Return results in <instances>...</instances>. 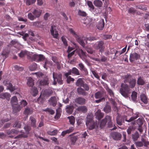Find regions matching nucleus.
Here are the masks:
<instances>
[{
    "instance_id": "obj_5",
    "label": "nucleus",
    "mask_w": 149,
    "mask_h": 149,
    "mask_svg": "<svg viewBox=\"0 0 149 149\" xmlns=\"http://www.w3.org/2000/svg\"><path fill=\"white\" fill-rule=\"evenodd\" d=\"M125 115L121 116L118 115L116 117V121L117 124L119 125H122L125 123Z\"/></svg>"
},
{
    "instance_id": "obj_63",
    "label": "nucleus",
    "mask_w": 149,
    "mask_h": 149,
    "mask_svg": "<svg viewBox=\"0 0 149 149\" xmlns=\"http://www.w3.org/2000/svg\"><path fill=\"white\" fill-rule=\"evenodd\" d=\"M99 99L96 100H95V102L96 103H99L102 102H104L105 100V97H103L101 98H99Z\"/></svg>"
},
{
    "instance_id": "obj_42",
    "label": "nucleus",
    "mask_w": 149,
    "mask_h": 149,
    "mask_svg": "<svg viewBox=\"0 0 149 149\" xmlns=\"http://www.w3.org/2000/svg\"><path fill=\"white\" fill-rule=\"evenodd\" d=\"M84 82L81 78L78 79L76 82V85L78 86H82Z\"/></svg>"
},
{
    "instance_id": "obj_30",
    "label": "nucleus",
    "mask_w": 149,
    "mask_h": 149,
    "mask_svg": "<svg viewBox=\"0 0 149 149\" xmlns=\"http://www.w3.org/2000/svg\"><path fill=\"white\" fill-rule=\"evenodd\" d=\"M51 30H50V32L51 34L54 37L56 38H58V31L55 30V33H54V28L52 26H51Z\"/></svg>"
},
{
    "instance_id": "obj_35",
    "label": "nucleus",
    "mask_w": 149,
    "mask_h": 149,
    "mask_svg": "<svg viewBox=\"0 0 149 149\" xmlns=\"http://www.w3.org/2000/svg\"><path fill=\"white\" fill-rule=\"evenodd\" d=\"M17 99L16 96H14L11 98L10 103L12 106L17 104Z\"/></svg>"
},
{
    "instance_id": "obj_4",
    "label": "nucleus",
    "mask_w": 149,
    "mask_h": 149,
    "mask_svg": "<svg viewBox=\"0 0 149 149\" xmlns=\"http://www.w3.org/2000/svg\"><path fill=\"white\" fill-rule=\"evenodd\" d=\"M86 124L89 130H92L95 128H97L98 124L93 121H86Z\"/></svg>"
},
{
    "instance_id": "obj_3",
    "label": "nucleus",
    "mask_w": 149,
    "mask_h": 149,
    "mask_svg": "<svg viewBox=\"0 0 149 149\" xmlns=\"http://www.w3.org/2000/svg\"><path fill=\"white\" fill-rule=\"evenodd\" d=\"M76 38L77 42L83 47H84L86 44H87V38L84 37H80L79 36H77Z\"/></svg>"
},
{
    "instance_id": "obj_11",
    "label": "nucleus",
    "mask_w": 149,
    "mask_h": 149,
    "mask_svg": "<svg viewBox=\"0 0 149 149\" xmlns=\"http://www.w3.org/2000/svg\"><path fill=\"white\" fill-rule=\"evenodd\" d=\"M111 136L112 138L115 140H120L122 138L121 134L117 132H114L111 134Z\"/></svg>"
},
{
    "instance_id": "obj_25",
    "label": "nucleus",
    "mask_w": 149,
    "mask_h": 149,
    "mask_svg": "<svg viewBox=\"0 0 149 149\" xmlns=\"http://www.w3.org/2000/svg\"><path fill=\"white\" fill-rule=\"evenodd\" d=\"M93 3L95 6L98 8L102 6L103 3L100 0H95L93 1Z\"/></svg>"
},
{
    "instance_id": "obj_9",
    "label": "nucleus",
    "mask_w": 149,
    "mask_h": 149,
    "mask_svg": "<svg viewBox=\"0 0 149 149\" xmlns=\"http://www.w3.org/2000/svg\"><path fill=\"white\" fill-rule=\"evenodd\" d=\"M12 113L15 115L19 112L22 108V106L20 104H16L12 106Z\"/></svg>"
},
{
    "instance_id": "obj_2",
    "label": "nucleus",
    "mask_w": 149,
    "mask_h": 149,
    "mask_svg": "<svg viewBox=\"0 0 149 149\" xmlns=\"http://www.w3.org/2000/svg\"><path fill=\"white\" fill-rule=\"evenodd\" d=\"M134 144L136 147H143V145L146 147H148L149 144V142L146 139L143 138H142L141 141H136Z\"/></svg>"
},
{
    "instance_id": "obj_28",
    "label": "nucleus",
    "mask_w": 149,
    "mask_h": 149,
    "mask_svg": "<svg viewBox=\"0 0 149 149\" xmlns=\"http://www.w3.org/2000/svg\"><path fill=\"white\" fill-rule=\"evenodd\" d=\"M104 26V23L103 19H102L101 22L98 23L97 26V28L100 30L102 29Z\"/></svg>"
},
{
    "instance_id": "obj_27",
    "label": "nucleus",
    "mask_w": 149,
    "mask_h": 149,
    "mask_svg": "<svg viewBox=\"0 0 149 149\" xmlns=\"http://www.w3.org/2000/svg\"><path fill=\"white\" fill-rule=\"evenodd\" d=\"M27 84L29 86L32 87L34 85V80L31 77H29L27 79Z\"/></svg>"
},
{
    "instance_id": "obj_61",
    "label": "nucleus",
    "mask_w": 149,
    "mask_h": 149,
    "mask_svg": "<svg viewBox=\"0 0 149 149\" xmlns=\"http://www.w3.org/2000/svg\"><path fill=\"white\" fill-rule=\"evenodd\" d=\"M82 86L84 88L85 91H88L89 89V86L88 84H85L84 83Z\"/></svg>"
},
{
    "instance_id": "obj_24",
    "label": "nucleus",
    "mask_w": 149,
    "mask_h": 149,
    "mask_svg": "<svg viewBox=\"0 0 149 149\" xmlns=\"http://www.w3.org/2000/svg\"><path fill=\"white\" fill-rule=\"evenodd\" d=\"M5 85L7 86L8 89L10 90L11 92L13 91L16 89V88H15L14 86L13 87L12 84L10 82H9L8 81L6 82V83L5 84Z\"/></svg>"
},
{
    "instance_id": "obj_7",
    "label": "nucleus",
    "mask_w": 149,
    "mask_h": 149,
    "mask_svg": "<svg viewBox=\"0 0 149 149\" xmlns=\"http://www.w3.org/2000/svg\"><path fill=\"white\" fill-rule=\"evenodd\" d=\"M53 78L54 79H57V81L58 83L60 84H62V74L60 73H55L54 72L53 73Z\"/></svg>"
},
{
    "instance_id": "obj_38",
    "label": "nucleus",
    "mask_w": 149,
    "mask_h": 149,
    "mask_svg": "<svg viewBox=\"0 0 149 149\" xmlns=\"http://www.w3.org/2000/svg\"><path fill=\"white\" fill-rule=\"evenodd\" d=\"M33 111L30 108L26 107L24 111V114L25 115H29L33 113Z\"/></svg>"
},
{
    "instance_id": "obj_12",
    "label": "nucleus",
    "mask_w": 149,
    "mask_h": 149,
    "mask_svg": "<svg viewBox=\"0 0 149 149\" xmlns=\"http://www.w3.org/2000/svg\"><path fill=\"white\" fill-rule=\"evenodd\" d=\"M140 57V55L136 53H131L130 55V60L131 62H132L135 60H137Z\"/></svg>"
},
{
    "instance_id": "obj_45",
    "label": "nucleus",
    "mask_w": 149,
    "mask_h": 149,
    "mask_svg": "<svg viewBox=\"0 0 149 149\" xmlns=\"http://www.w3.org/2000/svg\"><path fill=\"white\" fill-rule=\"evenodd\" d=\"M78 15L82 17H85L87 15L86 13L85 12L82 11L81 10H78Z\"/></svg>"
},
{
    "instance_id": "obj_59",
    "label": "nucleus",
    "mask_w": 149,
    "mask_h": 149,
    "mask_svg": "<svg viewBox=\"0 0 149 149\" xmlns=\"http://www.w3.org/2000/svg\"><path fill=\"white\" fill-rule=\"evenodd\" d=\"M136 123L138 126H142L143 124V120L142 119L139 118L137 120Z\"/></svg>"
},
{
    "instance_id": "obj_46",
    "label": "nucleus",
    "mask_w": 149,
    "mask_h": 149,
    "mask_svg": "<svg viewBox=\"0 0 149 149\" xmlns=\"http://www.w3.org/2000/svg\"><path fill=\"white\" fill-rule=\"evenodd\" d=\"M106 89L107 91L109 93L110 96H114V93L112 90L109 88L108 86H107L106 88Z\"/></svg>"
},
{
    "instance_id": "obj_13",
    "label": "nucleus",
    "mask_w": 149,
    "mask_h": 149,
    "mask_svg": "<svg viewBox=\"0 0 149 149\" xmlns=\"http://www.w3.org/2000/svg\"><path fill=\"white\" fill-rule=\"evenodd\" d=\"M48 102L49 105L55 107L57 103L56 97L55 96L52 97L48 100Z\"/></svg>"
},
{
    "instance_id": "obj_22",
    "label": "nucleus",
    "mask_w": 149,
    "mask_h": 149,
    "mask_svg": "<svg viewBox=\"0 0 149 149\" xmlns=\"http://www.w3.org/2000/svg\"><path fill=\"white\" fill-rule=\"evenodd\" d=\"M95 98L97 99L99 98H101L103 97H104V93L102 91H98L95 93Z\"/></svg>"
},
{
    "instance_id": "obj_36",
    "label": "nucleus",
    "mask_w": 149,
    "mask_h": 149,
    "mask_svg": "<svg viewBox=\"0 0 149 149\" xmlns=\"http://www.w3.org/2000/svg\"><path fill=\"white\" fill-rule=\"evenodd\" d=\"M72 73L75 75H79L80 74L79 70L76 68L73 67L71 70Z\"/></svg>"
},
{
    "instance_id": "obj_62",
    "label": "nucleus",
    "mask_w": 149,
    "mask_h": 149,
    "mask_svg": "<svg viewBox=\"0 0 149 149\" xmlns=\"http://www.w3.org/2000/svg\"><path fill=\"white\" fill-rule=\"evenodd\" d=\"M93 116L91 115H88L87 116V120L86 121H93Z\"/></svg>"
},
{
    "instance_id": "obj_49",
    "label": "nucleus",
    "mask_w": 149,
    "mask_h": 149,
    "mask_svg": "<svg viewBox=\"0 0 149 149\" xmlns=\"http://www.w3.org/2000/svg\"><path fill=\"white\" fill-rule=\"evenodd\" d=\"M37 68V64L36 63H34L29 67V69L30 70L33 71L35 70Z\"/></svg>"
},
{
    "instance_id": "obj_39",
    "label": "nucleus",
    "mask_w": 149,
    "mask_h": 149,
    "mask_svg": "<svg viewBox=\"0 0 149 149\" xmlns=\"http://www.w3.org/2000/svg\"><path fill=\"white\" fill-rule=\"evenodd\" d=\"M107 121L108 127L109 128H111L113 127V123L111 121V117L110 116L107 115Z\"/></svg>"
},
{
    "instance_id": "obj_19",
    "label": "nucleus",
    "mask_w": 149,
    "mask_h": 149,
    "mask_svg": "<svg viewBox=\"0 0 149 149\" xmlns=\"http://www.w3.org/2000/svg\"><path fill=\"white\" fill-rule=\"evenodd\" d=\"M107 115L103 119L101 120L100 125V127L101 128H103L105 126L107 123Z\"/></svg>"
},
{
    "instance_id": "obj_1",
    "label": "nucleus",
    "mask_w": 149,
    "mask_h": 149,
    "mask_svg": "<svg viewBox=\"0 0 149 149\" xmlns=\"http://www.w3.org/2000/svg\"><path fill=\"white\" fill-rule=\"evenodd\" d=\"M123 78L124 79V83H128L129 85L122 83L120 86L119 92L123 97L127 98L131 93L130 88H133L136 85V80L133 77L132 75L128 73L123 76Z\"/></svg>"
},
{
    "instance_id": "obj_44",
    "label": "nucleus",
    "mask_w": 149,
    "mask_h": 149,
    "mask_svg": "<svg viewBox=\"0 0 149 149\" xmlns=\"http://www.w3.org/2000/svg\"><path fill=\"white\" fill-rule=\"evenodd\" d=\"M21 123L20 121L17 120L15 121L13 127H17L18 128H20L21 127Z\"/></svg>"
},
{
    "instance_id": "obj_29",
    "label": "nucleus",
    "mask_w": 149,
    "mask_h": 149,
    "mask_svg": "<svg viewBox=\"0 0 149 149\" xmlns=\"http://www.w3.org/2000/svg\"><path fill=\"white\" fill-rule=\"evenodd\" d=\"M111 106L107 104H106L103 108V110L107 113L111 112Z\"/></svg>"
},
{
    "instance_id": "obj_17",
    "label": "nucleus",
    "mask_w": 149,
    "mask_h": 149,
    "mask_svg": "<svg viewBox=\"0 0 149 149\" xmlns=\"http://www.w3.org/2000/svg\"><path fill=\"white\" fill-rule=\"evenodd\" d=\"M10 97V95L7 93L0 94V98L2 99H6L7 100H9Z\"/></svg>"
},
{
    "instance_id": "obj_34",
    "label": "nucleus",
    "mask_w": 149,
    "mask_h": 149,
    "mask_svg": "<svg viewBox=\"0 0 149 149\" xmlns=\"http://www.w3.org/2000/svg\"><path fill=\"white\" fill-rule=\"evenodd\" d=\"M132 100L134 102L136 101L137 93L135 91H133L131 95Z\"/></svg>"
},
{
    "instance_id": "obj_60",
    "label": "nucleus",
    "mask_w": 149,
    "mask_h": 149,
    "mask_svg": "<svg viewBox=\"0 0 149 149\" xmlns=\"http://www.w3.org/2000/svg\"><path fill=\"white\" fill-rule=\"evenodd\" d=\"M87 41L88 40L91 41H92L95 40H97V38L95 37L92 36L86 38Z\"/></svg>"
},
{
    "instance_id": "obj_26",
    "label": "nucleus",
    "mask_w": 149,
    "mask_h": 149,
    "mask_svg": "<svg viewBox=\"0 0 149 149\" xmlns=\"http://www.w3.org/2000/svg\"><path fill=\"white\" fill-rule=\"evenodd\" d=\"M30 120L31 121V126L34 128L36 127V121L35 118L32 116H31L30 118Z\"/></svg>"
},
{
    "instance_id": "obj_16",
    "label": "nucleus",
    "mask_w": 149,
    "mask_h": 149,
    "mask_svg": "<svg viewBox=\"0 0 149 149\" xmlns=\"http://www.w3.org/2000/svg\"><path fill=\"white\" fill-rule=\"evenodd\" d=\"M95 118L100 120L104 116L103 113L100 110L98 109L95 113Z\"/></svg>"
},
{
    "instance_id": "obj_10",
    "label": "nucleus",
    "mask_w": 149,
    "mask_h": 149,
    "mask_svg": "<svg viewBox=\"0 0 149 149\" xmlns=\"http://www.w3.org/2000/svg\"><path fill=\"white\" fill-rule=\"evenodd\" d=\"M75 102L79 104L84 105L86 104V99L84 97H79L76 98L75 99Z\"/></svg>"
},
{
    "instance_id": "obj_51",
    "label": "nucleus",
    "mask_w": 149,
    "mask_h": 149,
    "mask_svg": "<svg viewBox=\"0 0 149 149\" xmlns=\"http://www.w3.org/2000/svg\"><path fill=\"white\" fill-rule=\"evenodd\" d=\"M133 130V127L132 126H130L127 128V132L128 135H130L131 134Z\"/></svg>"
},
{
    "instance_id": "obj_18",
    "label": "nucleus",
    "mask_w": 149,
    "mask_h": 149,
    "mask_svg": "<svg viewBox=\"0 0 149 149\" xmlns=\"http://www.w3.org/2000/svg\"><path fill=\"white\" fill-rule=\"evenodd\" d=\"M40 84L41 86H48V79L47 77H45L40 81Z\"/></svg>"
},
{
    "instance_id": "obj_43",
    "label": "nucleus",
    "mask_w": 149,
    "mask_h": 149,
    "mask_svg": "<svg viewBox=\"0 0 149 149\" xmlns=\"http://www.w3.org/2000/svg\"><path fill=\"white\" fill-rule=\"evenodd\" d=\"M41 12L39 10L35 9L32 12V13L36 17H39L40 15Z\"/></svg>"
},
{
    "instance_id": "obj_64",
    "label": "nucleus",
    "mask_w": 149,
    "mask_h": 149,
    "mask_svg": "<svg viewBox=\"0 0 149 149\" xmlns=\"http://www.w3.org/2000/svg\"><path fill=\"white\" fill-rule=\"evenodd\" d=\"M24 129L26 132H28L31 130V126L29 125H26L24 126Z\"/></svg>"
},
{
    "instance_id": "obj_23",
    "label": "nucleus",
    "mask_w": 149,
    "mask_h": 149,
    "mask_svg": "<svg viewBox=\"0 0 149 149\" xmlns=\"http://www.w3.org/2000/svg\"><path fill=\"white\" fill-rule=\"evenodd\" d=\"M74 109V107L73 105H67L66 108V112L68 113L71 114Z\"/></svg>"
},
{
    "instance_id": "obj_48",
    "label": "nucleus",
    "mask_w": 149,
    "mask_h": 149,
    "mask_svg": "<svg viewBox=\"0 0 149 149\" xmlns=\"http://www.w3.org/2000/svg\"><path fill=\"white\" fill-rule=\"evenodd\" d=\"M78 136H72L70 138V141L72 143L74 144L77 139Z\"/></svg>"
},
{
    "instance_id": "obj_32",
    "label": "nucleus",
    "mask_w": 149,
    "mask_h": 149,
    "mask_svg": "<svg viewBox=\"0 0 149 149\" xmlns=\"http://www.w3.org/2000/svg\"><path fill=\"white\" fill-rule=\"evenodd\" d=\"M74 129V128L73 127H71L68 130L63 131L61 133V135L63 136H64L66 134L72 132Z\"/></svg>"
},
{
    "instance_id": "obj_40",
    "label": "nucleus",
    "mask_w": 149,
    "mask_h": 149,
    "mask_svg": "<svg viewBox=\"0 0 149 149\" xmlns=\"http://www.w3.org/2000/svg\"><path fill=\"white\" fill-rule=\"evenodd\" d=\"M145 83V81L142 77H140L137 79V84L139 85H143Z\"/></svg>"
},
{
    "instance_id": "obj_8",
    "label": "nucleus",
    "mask_w": 149,
    "mask_h": 149,
    "mask_svg": "<svg viewBox=\"0 0 149 149\" xmlns=\"http://www.w3.org/2000/svg\"><path fill=\"white\" fill-rule=\"evenodd\" d=\"M105 48L104 43L102 41H100L98 42L96 45V49H99L100 52L101 53L104 51Z\"/></svg>"
},
{
    "instance_id": "obj_15",
    "label": "nucleus",
    "mask_w": 149,
    "mask_h": 149,
    "mask_svg": "<svg viewBox=\"0 0 149 149\" xmlns=\"http://www.w3.org/2000/svg\"><path fill=\"white\" fill-rule=\"evenodd\" d=\"M77 91L79 95L86 96L88 94V93L85 91L84 89L80 87L78 88Z\"/></svg>"
},
{
    "instance_id": "obj_20",
    "label": "nucleus",
    "mask_w": 149,
    "mask_h": 149,
    "mask_svg": "<svg viewBox=\"0 0 149 149\" xmlns=\"http://www.w3.org/2000/svg\"><path fill=\"white\" fill-rule=\"evenodd\" d=\"M139 137V135L137 131H136L132 135V137L133 141L134 142L137 141Z\"/></svg>"
},
{
    "instance_id": "obj_52",
    "label": "nucleus",
    "mask_w": 149,
    "mask_h": 149,
    "mask_svg": "<svg viewBox=\"0 0 149 149\" xmlns=\"http://www.w3.org/2000/svg\"><path fill=\"white\" fill-rule=\"evenodd\" d=\"M32 25L37 27H40L41 26V24L40 22H36L33 23Z\"/></svg>"
},
{
    "instance_id": "obj_47",
    "label": "nucleus",
    "mask_w": 149,
    "mask_h": 149,
    "mask_svg": "<svg viewBox=\"0 0 149 149\" xmlns=\"http://www.w3.org/2000/svg\"><path fill=\"white\" fill-rule=\"evenodd\" d=\"M68 118L69 120V122L72 125H73L75 122V118L74 116H71L68 117Z\"/></svg>"
},
{
    "instance_id": "obj_54",
    "label": "nucleus",
    "mask_w": 149,
    "mask_h": 149,
    "mask_svg": "<svg viewBox=\"0 0 149 149\" xmlns=\"http://www.w3.org/2000/svg\"><path fill=\"white\" fill-rule=\"evenodd\" d=\"M20 103V105L22 107V106L24 107L27 104V103L26 101L24 100H21Z\"/></svg>"
},
{
    "instance_id": "obj_33",
    "label": "nucleus",
    "mask_w": 149,
    "mask_h": 149,
    "mask_svg": "<svg viewBox=\"0 0 149 149\" xmlns=\"http://www.w3.org/2000/svg\"><path fill=\"white\" fill-rule=\"evenodd\" d=\"M141 100L144 104H146L148 103L147 97L144 94H142L140 96Z\"/></svg>"
},
{
    "instance_id": "obj_14",
    "label": "nucleus",
    "mask_w": 149,
    "mask_h": 149,
    "mask_svg": "<svg viewBox=\"0 0 149 149\" xmlns=\"http://www.w3.org/2000/svg\"><path fill=\"white\" fill-rule=\"evenodd\" d=\"M78 66L80 70L82 71H83L84 74L86 76L88 74V72L87 69L85 67L84 65L82 63H80L78 64Z\"/></svg>"
},
{
    "instance_id": "obj_57",
    "label": "nucleus",
    "mask_w": 149,
    "mask_h": 149,
    "mask_svg": "<svg viewBox=\"0 0 149 149\" xmlns=\"http://www.w3.org/2000/svg\"><path fill=\"white\" fill-rule=\"evenodd\" d=\"M44 111H48L49 113L52 115L54 114L55 113L54 111L52 109L48 108L44 110Z\"/></svg>"
},
{
    "instance_id": "obj_55",
    "label": "nucleus",
    "mask_w": 149,
    "mask_h": 149,
    "mask_svg": "<svg viewBox=\"0 0 149 149\" xmlns=\"http://www.w3.org/2000/svg\"><path fill=\"white\" fill-rule=\"evenodd\" d=\"M102 37L104 40H107L108 39H110L111 38L112 36L111 35L104 34Z\"/></svg>"
},
{
    "instance_id": "obj_56",
    "label": "nucleus",
    "mask_w": 149,
    "mask_h": 149,
    "mask_svg": "<svg viewBox=\"0 0 149 149\" xmlns=\"http://www.w3.org/2000/svg\"><path fill=\"white\" fill-rule=\"evenodd\" d=\"M87 3L88 5L90 8L93 10L94 9V7L93 5L92 2L90 1H87Z\"/></svg>"
},
{
    "instance_id": "obj_53",
    "label": "nucleus",
    "mask_w": 149,
    "mask_h": 149,
    "mask_svg": "<svg viewBox=\"0 0 149 149\" xmlns=\"http://www.w3.org/2000/svg\"><path fill=\"white\" fill-rule=\"evenodd\" d=\"M28 18L31 20H33L36 18V17L33 15L31 13H29L28 14Z\"/></svg>"
},
{
    "instance_id": "obj_31",
    "label": "nucleus",
    "mask_w": 149,
    "mask_h": 149,
    "mask_svg": "<svg viewBox=\"0 0 149 149\" xmlns=\"http://www.w3.org/2000/svg\"><path fill=\"white\" fill-rule=\"evenodd\" d=\"M84 48H85V50L88 53L91 54H93V53H95V51L93 50L91 47L87 46L85 47Z\"/></svg>"
},
{
    "instance_id": "obj_6",
    "label": "nucleus",
    "mask_w": 149,
    "mask_h": 149,
    "mask_svg": "<svg viewBox=\"0 0 149 149\" xmlns=\"http://www.w3.org/2000/svg\"><path fill=\"white\" fill-rule=\"evenodd\" d=\"M45 57L43 55L39 54H34L32 57V61L39 62L40 61H42L45 59Z\"/></svg>"
},
{
    "instance_id": "obj_21",
    "label": "nucleus",
    "mask_w": 149,
    "mask_h": 149,
    "mask_svg": "<svg viewBox=\"0 0 149 149\" xmlns=\"http://www.w3.org/2000/svg\"><path fill=\"white\" fill-rule=\"evenodd\" d=\"M77 110L78 111L81 112L83 113H86L88 110L87 108L85 106H79L77 108Z\"/></svg>"
},
{
    "instance_id": "obj_37",
    "label": "nucleus",
    "mask_w": 149,
    "mask_h": 149,
    "mask_svg": "<svg viewBox=\"0 0 149 149\" xmlns=\"http://www.w3.org/2000/svg\"><path fill=\"white\" fill-rule=\"evenodd\" d=\"M44 93L45 95L49 96L53 93V91L51 89H47L44 91Z\"/></svg>"
},
{
    "instance_id": "obj_41",
    "label": "nucleus",
    "mask_w": 149,
    "mask_h": 149,
    "mask_svg": "<svg viewBox=\"0 0 149 149\" xmlns=\"http://www.w3.org/2000/svg\"><path fill=\"white\" fill-rule=\"evenodd\" d=\"M44 60L45 61V62L43 65V67L47 70L48 67L51 65V64L49 61L47 59Z\"/></svg>"
},
{
    "instance_id": "obj_50",
    "label": "nucleus",
    "mask_w": 149,
    "mask_h": 149,
    "mask_svg": "<svg viewBox=\"0 0 149 149\" xmlns=\"http://www.w3.org/2000/svg\"><path fill=\"white\" fill-rule=\"evenodd\" d=\"M44 100V98L43 97H42L40 95L39 97L37 99V101L39 103L41 104L43 103Z\"/></svg>"
},
{
    "instance_id": "obj_58",
    "label": "nucleus",
    "mask_w": 149,
    "mask_h": 149,
    "mask_svg": "<svg viewBox=\"0 0 149 149\" xmlns=\"http://www.w3.org/2000/svg\"><path fill=\"white\" fill-rule=\"evenodd\" d=\"M9 120V119L8 118L5 119H1L0 120V123L1 125H2L5 123L7 122Z\"/></svg>"
}]
</instances>
